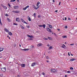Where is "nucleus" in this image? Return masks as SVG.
I'll return each mask as SVG.
<instances>
[{
  "label": "nucleus",
  "mask_w": 77,
  "mask_h": 77,
  "mask_svg": "<svg viewBox=\"0 0 77 77\" xmlns=\"http://www.w3.org/2000/svg\"><path fill=\"white\" fill-rule=\"evenodd\" d=\"M28 18L29 21H31V19H30V17H29V16H28Z\"/></svg>",
  "instance_id": "14"
},
{
  "label": "nucleus",
  "mask_w": 77,
  "mask_h": 77,
  "mask_svg": "<svg viewBox=\"0 0 77 77\" xmlns=\"http://www.w3.org/2000/svg\"><path fill=\"white\" fill-rule=\"evenodd\" d=\"M51 72H53V73H55L57 71V70H56L55 69H51Z\"/></svg>",
  "instance_id": "1"
},
{
  "label": "nucleus",
  "mask_w": 77,
  "mask_h": 77,
  "mask_svg": "<svg viewBox=\"0 0 77 77\" xmlns=\"http://www.w3.org/2000/svg\"><path fill=\"white\" fill-rule=\"evenodd\" d=\"M22 21L23 22V23H25V22L24 21V20H22Z\"/></svg>",
  "instance_id": "42"
},
{
  "label": "nucleus",
  "mask_w": 77,
  "mask_h": 77,
  "mask_svg": "<svg viewBox=\"0 0 77 77\" xmlns=\"http://www.w3.org/2000/svg\"><path fill=\"white\" fill-rule=\"evenodd\" d=\"M18 2H19V0H17Z\"/></svg>",
  "instance_id": "61"
},
{
  "label": "nucleus",
  "mask_w": 77,
  "mask_h": 77,
  "mask_svg": "<svg viewBox=\"0 0 77 77\" xmlns=\"http://www.w3.org/2000/svg\"><path fill=\"white\" fill-rule=\"evenodd\" d=\"M65 47H66V46H65V45L64 44H63V45L62 46V47L63 48H65Z\"/></svg>",
  "instance_id": "13"
},
{
  "label": "nucleus",
  "mask_w": 77,
  "mask_h": 77,
  "mask_svg": "<svg viewBox=\"0 0 77 77\" xmlns=\"http://www.w3.org/2000/svg\"><path fill=\"white\" fill-rule=\"evenodd\" d=\"M47 46H48V47H49V46H50V45L49 44Z\"/></svg>",
  "instance_id": "55"
},
{
  "label": "nucleus",
  "mask_w": 77,
  "mask_h": 77,
  "mask_svg": "<svg viewBox=\"0 0 77 77\" xmlns=\"http://www.w3.org/2000/svg\"><path fill=\"white\" fill-rule=\"evenodd\" d=\"M57 30H58V31H59V30H60V29H57Z\"/></svg>",
  "instance_id": "56"
},
{
  "label": "nucleus",
  "mask_w": 77,
  "mask_h": 77,
  "mask_svg": "<svg viewBox=\"0 0 77 77\" xmlns=\"http://www.w3.org/2000/svg\"><path fill=\"white\" fill-rule=\"evenodd\" d=\"M36 64L35 63V62L33 63H32L31 65V66H35V65H36Z\"/></svg>",
  "instance_id": "6"
},
{
  "label": "nucleus",
  "mask_w": 77,
  "mask_h": 77,
  "mask_svg": "<svg viewBox=\"0 0 77 77\" xmlns=\"http://www.w3.org/2000/svg\"><path fill=\"white\" fill-rule=\"evenodd\" d=\"M7 20L9 21H10V19H9L8 18L7 19Z\"/></svg>",
  "instance_id": "41"
},
{
  "label": "nucleus",
  "mask_w": 77,
  "mask_h": 77,
  "mask_svg": "<svg viewBox=\"0 0 77 77\" xmlns=\"http://www.w3.org/2000/svg\"><path fill=\"white\" fill-rule=\"evenodd\" d=\"M31 48H33L34 47V46L32 45L31 46Z\"/></svg>",
  "instance_id": "40"
},
{
  "label": "nucleus",
  "mask_w": 77,
  "mask_h": 77,
  "mask_svg": "<svg viewBox=\"0 0 77 77\" xmlns=\"http://www.w3.org/2000/svg\"><path fill=\"white\" fill-rule=\"evenodd\" d=\"M67 37L66 35H64L62 36V38H66Z\"/></svg>",
  "instance_id": "21"
},
{
  "label": "nucleus",
  "mask_w": 77,
  "mask_h": 77,
  "mask_svg": "<svg viewBox=\"0 0 77 77\" xmlns=\"http://www.w3.org/2000/svg\"><path fill=\"white\" fill-rule=\"evenodd\" d=\"M65 21H66V20H67L66 17H65Z\"/></svg>",
  "instance_id": "48"
},
{
  "label": "nucleus",
  "mask_w": 77,
  "mask_h": 77,
  "mask_svg": "<svg viewBox=\"0 0 77 77\" xmlns=\"http://www.w3.org/2000/svg\"><path fill=\"white\" fill-rule=\"evenodd\" d=\"M75 60V59H72L70 60V61H71V62H72V61H74Z\"/></svg>",
  "instance_id": "15"
},
{
  "label": "nucleus",
  "mask_w": 77,
  "mask_h": 77,
  "mask_svg": "<svg viewBox=\"0 0 77 77\" xmlns=\"http://www.w3.org/2000/svg\"><path fill=\"white\" fill-rule=\"evenodd\" d=\"M39 8V6L37 7V8H36V10H37V9H38V8Z\"/></svg>",
  "instance_id": "37"
},
{
  "label": "nucleus",
  "mask_w": 77,
  "mask_h": 77,
  "mask_svg": "<svg viewBox=\"0 0 77 77\" xmlns=\"http://www.w3.org/2000/svg\"><path fill=\"white\" fill-rule=\"evenodd\" d=\"M55 12H57V10H55Z\"/></svg>",
  "instance_id": "51"
},
{
  "label": "nucleus",
  "mask_w": 77,
  "mask_h": 77,
  "mask_svg": "<svg viewBox=\"0 0 77 77\" xmlns=\"http://www.w3.org/2000/svg\"><path fill=\"white\" fill-rule=\"evenodd\" d=\"M46 30L48 32H50V33L52 32V31H51V29H49V28H47Z\"/></svg>",
  "instance_id": "2"
},
{
  "label": "nucleus",
  "mask_w": 77,
  "mask_h": 77,
  "mask_svg": "<svg viewBox=\"0 0 77 77\" xmlns=\"http://www.w3.org/2000/svg\"><path fill=\"white\" fill-rule=\"evenodd\" d=\"M8 6H9L10 8H11V5H10V4H8Z\"/></svg>",
  "instance_id": "31"
},
{
  "label": "nucleus",
  "mask_w": 77,
  "mask_h": 77,
  "mask_svg": "<svg viewBox=\"0 0 77 77\" xmlns=\"http://www.w3.org/2000/svg\"><path fill=\"white\" fill-rule=\"evenodd\" d=\"M68 55H69V56H70V54H69V52L68 53Z\"/></svg>",
  "instance_id": "52"
},
{
  "label": "nucleus",
  "mask_w": 77,
  "mask_h": 77,
  "mask_svg": "<svg viewBox=\"0 0 77 77\" xmlns=\"http://www.w3.org/2000/svg\"><path fill=\"white\" fill-rule=\"evenodd\" d=\"M0 24L1 25H2V22L1 21V19H0Z\"/></svg>",
  "instance_id": "30"
},
{
  "label": "nucleus",
  "mask_w": 77,
  "mask_h": 77,
  "mask_svg": "<svg viewBox=\"0 0 77 77\" xmlns=\"http://www.w3.org/2000/svg\"><path fill=\"white\" fill-rule=\"evenodd\" d=\"M47 62H49L48 61V60L47 61Z\"/></svg>",
  "instance_id": "64"
},
{
  "label": "nucleus",
  "mask_w": 77,
  "mask_h": 77,
  "mask_svg": "<svg viewBox=\"0 0 77 77\" xmlns=\"http://www.w3.org/2000/svg\"><path fill=\"white\" fill-rule=\"evenodd\" d=\"M29 50V49H21L22 50H23V51H28Z\"/></svg>",
  "instance_id": "11"
},
{
  "label": "nucleus",
  "mask_w": 77,
  "mask_h": 77,
  "mask_svg": "<svg viewBox=\"0 0 77 77\" xmlns=\"http://www.w3.org/2000/svg\"><path fill=\"white\" fill-rule=\"evenodd\" d=\"M25 64H20V66H21V67H23V68L25 67Z\"/></svg>",
  "instance_id": "7"
},
{
  "label": "nucleus",
  "mask_w": 77,
  "mask_h": 77,
  "mask_svg": "<svg viewBox=\"0 0 77 77\" xmlns=\"http://www.w3.org/2000/svg\"><path fill=\"white\" fill-rule=\"evenodd\" d=\"M44 40H48V38H44Z\"/></svg>",
  "instance_id": "36"
},
{
  "label": "nucleus",
  "mask_w": 77,
  "mask_h": 77,
  "mask_svg": "<svg viewBox=\"0 0 77 77\" xmlns=\"http://www.w3.org/2000/svg\"><path fill=\"white\" fill-rule=\"evenodd\" d=\"M60 2L59 4V5H60Z\"/></svg>",
  "instance_id": "59"
},
{
  "label": "nucleus",
  "mask_w": 77,
  "mask_h": 77,
  "mask_svg": "<svg viewBox=\"0 0 77 77\" xmlns=\"http://www.w3.org/2000/svg\"><path fill=\"white\" fill-rule=\"evenodd\" d=\"M3 8L6 9H8V8L5 6H3Z\"/></svg>",
  "instance_id": "23"
},
{
  "label": "nucleus",
  "mask_w": 77,
  "mask_h": 77,
  "mask_svg": "<svg viewBox=\"0 0 77 77\" xmlns=\"http://www.w3.org/2000/svg\"><path fill=\"white\" fill-rule=\"evenodd\" d=\"M28 26V28H29V26Z\"/></svg>",
  "instance_id": "62"
},
{
  "label": "nucleus",
  "mask_w": 77,
  "mask_h": 77,
  "mask_svg": "<svg viewBox=\"0 0 77 77\" xmlns=\"http://www.w3.org/2000/svg\"><path fill=\"white\" fill-rule=\"evenodd\" d=\"M43 26V25H38L39 27H42Z\"/></svg>",
  "instance_id": "33"
},
{
  "label": "nucleus",
  "mask_w": 77,
  "mask_h": 77,
  "mask_svg": "<svg viewBox=\"0 0 77 77\" xmlns=\"http://www.w3.org/2000/svg\"><path fill=\"white\" fill-rule=\"evenodd\" d=\"M42 45L41 44H38L37 45L38 47H41Z\"/></svg>",
  "instance_id": "19"
},
{
  "label": "nucleus",
  "mask_w": 77,
  "mask_h": 77,
  "mask_svg": "<svg viewBox=\"0 0 77 77\" xmlns=\"http://www.w3.org/2000/svg\"><path fill=\"white\" fill-rule=\"evenodd\" d=\"M20 27H22V26H22V25H20Z\"/></svg>",
  "instance_id": "45"
},
{
  "label": "nucleus",
  "mask_w": 77,
  "mask_h": 77,
  "mask_svg": "<svg viewBox=\"0 0 77 77\" xmlns=\"http://www.w3.org/2000/svg\"><path fill=\"white\" fill-rule=\"evenodd\" d=\"M67 72L68 73H70V71H67Z\"/></svg>",
  "instance_id": "43"
},
{
  "label": "nucleus",
  "mask_w": 77,
  "mask_h": 77,
  "mask_svg": "<svg viewBox=\"0 0 77 77\" xmlns=\"http://www.w3.org/2000/svg\"><path fill=\"white\" fill-rule=\"evenodd\" d=\"M47 25L50 27V29H53V26H52V25L49 24H47Z\"/></svg>",
  "instance_id": "5"
},
{
  "label": "nucleus",
  "mask_w": 77,
  "mask_h": 77,
  "mask_svg": "<svg viewBox=\"0 0 77 77\" xmlns=\"http://www.w3.org/2000/svg\"><path fill=\"white\" fill-rule=\"evenodd\" d=\"M33 16L35 18H36V13H34L33 14Z\"/></svg>",
  "instance_id": "26"
},
{
  "label": "nucleus",
  "mask_w": 77,
  "mask_h": 77,
  "mask_svg": "<svg viewBox=\"0 0 77 77\" xmlns=\"http://www.w3.org/2000/svg\"><path fill=\"white\" fill-rule=\"evenodd\" d=\"M70 45H74V44H71Z\"/></svg>",
  "instance_id": "49"
},
{
  "label": "nucleus",
  "mask_w": 77,
  "mask_h": 77,
  "mask_svg": "<svg viewBox=\"0 0 77 77\" xmlns=\"http://www.w3.org/2000/svg\"><path fill=\"white\" fill-rule=\"evenodd\" d=\"M48 38L49 39V40H52V38L50 37H48Z\"/></svg>",
  "instance_id": "24"
},
{
  "label": "nucleus",
  "mask_w": 77,
  "mask_h": 77,
  "mask_svg": "<svg viewBox=\"0 0 77 77\" xmlns=\"http://www.w3.org/2000/svg\"><path fill=\"white\" fill-rule=\"evenodd\" d=\"M39 4H40V2H38L37 3L36 5L37 6H38V5H39Z\"/></svg>",
  "instance_id": "22"
},
{
  "label": "nucleus",
  "mask_w": 77,
  "mask_h": 77,
  "mask_svg": "<svg viewBox=\"0 0 77 77\" xmlns=\"http://www.w3.org/2000/svg\"><path fill=\"white\" fill-rule=\"evenodd\" d=\"M28 8H29V5H28L26 6L25 8H23V10L24 11H25V10H26Z\"/></svg>",
  "instance_id": "4"
},
{
  "label": "nucleus",
  "mask_w": 77,
  "mask_h": 77,
  "mask_svg": "<svg viewBox=\"0 0 77 77\" xmlns=\"http://www.w3.org/2000/svg\"><path fill=\"white\" fill-rule=\"evenodd\" d=\"M29 38H33V36L32 35H30Z\"/></svg>",
  "instance_id": "28"
},
{
  "label": "nucleus",
  "mask_w": 77,
  "mask_h": 77,
  "mask_svg": "<svg viewBox=\"0 0 77 77\" xmlns=\"http://www.w3.org/2000/svg\"><path fill=\"white\" fill-rule=\"evenodd\" d=\"M4 50V49L3 48H0V52H1V51H3V50Z\"/></svg>",
  "instance_id": "12"
},
{
  "label": "nucleus",
  "mask_w": 77,
  "mask_h": 77,
  "mask_svg": "<svg viewBox=\"0 0 77 77\" xmlns=\"http://www.w3.org/2000/svg\"><path fill=\"white\" fill-rule=\"evenodd\" d=\"M68 20H71V18H70L68 17Z\"/></svg>",
  "instance_id": "39"
},
{
  "label": "nucleus",
  "mask_w": 77,
  "mask_h": 77,
  "mask_svg": "<svg viewBox=\"0 0 77 77\" xmlns=\"http://www.w3.org/2000/svg\"><path fill=\"white\" fill-rule=\"evenodd\" d=\"M16 0H11L10 1V2H14Z\"/></svg>",
  "instance_id": "27"
},
{
  "label": "nucleus",
  "mask_w": 77,
  "mask_h": 77,
  "mask_svg": "<svg viewBox=\"0 0 77 77\" xmlns=\"http://www.w3.org/2000/svg\"><path fill=\"white\" fill-rule=\"evenodd\" d=\"M42 27H43V28H45V27H46V26L45 24H44L43 25Z\"/></svg>",
  "instance_id": "25"
},
{
  "label": "nucleus",
  "mask_w": 77,
  "mask_h": 77,
  "mask_svg": "<svg viewBox=\"0 0 77 77\" xmlns=\"http://www.w3.org/2000/svg\"><path fill=\"white\" fill-rule=\"evenodd\" d=\"M38 18H41V15H38Z\"/></svg>",
  "instance_id": "35"
},
{
  "label": "nucleus",
  "mask_w": 77,
  "mask_h": 77,
  "mask_svg": "<svg viewBox=\"0 0 77 77\" xmlns=\"http://www.w3.org/2000/svg\"><path fill=\"white\" fill-rule=\"evenodd\" d=\"M1 70H2V71H4V72H5V71H6V69L5 67L1 69Z\"/></svg>",
  "instance_id": "3"
},
{
  "label": "nucleus",
  "mask_w": 77,
  "mask_h": 77,
  "mask_svg": "<svg viewBox=\"0 0 77 77\" xmlns=\"http://www.w3.org/2000/svg\"><path fill=\"white\" fill-rule=\"evenodd\" d=\"M32 7L34 9H36V7H35L34 5H32Z\"/></svg>",
  "instance_id": "20"
},
{
  "label": "nucleus",
  "mask_w": 77,
  "mask_h": 77,
  "mask_svg": "<svg viewBox=\"0 0 77 77\" xmlns=\"http://www.w3.org/2000/svg\"><path fill=\"white\" fill-rule=\"evenodd\" d=\"M54 35L56 36V33H54Z\"/></svg>",
  "instance_id": "63"
},
{
  "label": "nucleus",
  "mask_w": 77,
  "mask_h": 77,
  "mask_svg": "<svg viewBox=\"0 0 77 77\" xmlns=\"http://www.w3.org/2000/svg\"><path fill=\"white\" fill-rule=\"evenodd\" d=\"M52 48H53V47L52 46H50L48 49V50H51V49H52Z\"/></svg>",
  "instance_id": "17"
},
{
  "label": "nucleus",
  "mask_w": 77,
  "mask_h": 77,
  "mask_svg": "<svg viewBox=\"0 0 77 77\" xmlns=\"http://www.w3.org/2000/svg\"><path fill=\"white\" fill-rule=\"evenodd\" d=\"M13 12H14V13H19L20 11H12Z\"/></svg>",
  "instance_id": "8"
},
{
  "label": "nucleus",
  "mask_w": 77,
  "mask_h": 77,
  "mask_svg": "<svg viewBox=\"0 0 77 77\" xmlns=\"http://www.w3.org/2000/svg\"><path fill=\"white\" fill-rule=\"evenodd\" d=\"M46 59H48V57H46Z\"/></svg>",
  "instance_id": "53"
},
{
  "label": "nucleus",
  "mask_w": 77,
  "mask_h": 77,
  "mask_svg": "<svg viewBox=\"0 0 77 77\" xmlns=\"http://www.w3.org/2000/svg\"><path fill=\"white\" fill-rule=\"evenodd\" d=\"M14 8L15 9H18L19 8V7L18 6H16L14 7Z\"/></svg>",
  "instance_id": "10"
},
{
  "label": "nucleus",
  "mask_w": 77,
  "mask_h": 77,
  "mask_svg": "<svg viewBox=\"0 0 77 77\" xmlns=\"http://www.w3.org/2000/svg\"><path fill=\"white\" fill-rule=\"evenodd\" d=\"M16 21H17V22H20V20L19 18H16Z\"/></svg>",
  "instance_id": "9"
},
{
  "label": "nucleus",
  "mask_w": 77,
  "mask_h": 77,
  "mask_svg": "<svg viewBox=\"0 0 77 77\" xmlns=\"http://www.w3.org/2000/svg\"><path fill=\"white\" fill-rule=\"evenodd\" d=\"M55 2V1H54V0H53V2Z\"/></svg>",
  "instance_id": "54"
},
{
  "label": "nucleus",
  "mask_w": 77,
  "mask_h": 77,
  "mask_svg": "<svg viewBox=\"0 0 77 77\" xmlns=\"http://www.w3.org/2000/svg\"><path fill=\"white\" fill-rule=\"evenodd\" d=\"M5 32H9V30L6 29H5Z\"/></svg>",
  "instance_id": "18"
},
{
  "label": "nucleus",
  "mask_w": 77,
  "mask_h": 77,
  "mask_svg": "<svg viewBox=\"0 0 77 77\" xmlns=\"http://www.w3.org/2000/svg\"><path fill=\"white\" fill-rule=\"evenodd\" d=\"M23 20H23V19H22V18H21V20L22 21Z\"/></svg>",
  "instance_id": "50"
},
{
  "label": "nucleus",
  "mask_w": 77,
  "mask_h": 77,
  "mask_svg": "<svg viewBox=\"0 0 77 77\" xmlns=\"http://www.w3.org/2000/svg\"><path fill=\"white\" fill-rule=\"evenodd\" d=\"M8 33L9 34V35H11V36L12 35V32H8Z\"/></svg>",
  "instance_id": "16"
},
{
  "label": "nucleus",
  "mask_w": 77,
  "mask_h": 77,
  "mask_svg": "<svg viewBox=\"0 0 77 77\" xmlns=\"http://www.w3.org/2000/svg\"><path fill=\"white\" fill-rule=\"evenodd\" d=\"M24 23H25V24H28V23H26V21L24 22Z\"/></svg>",
  "instance_id": "47"
},
{
  "label": "nucleus",
  "mask_w": 77,
  "mask_h": 77,
  "mask_svg": "<svg viewBox=\"0 0 77 77\" xmlns=\"http://www.w3.org/2000/svg\"><path fill=\"white\" fill-rule=\"evenodd\" d=\"M30 35H27V36H28V37H30Z\"/></svg>",
  "instance_id": "46"
},
{
  "label": "nucleus",
  "mask_w": 77,
  "mask_h": 77,
  "mask_svg": "<svg viewBox=\"0 0 77 77\" xmlns=\"http://www.w3.org/2000/svg\"><path fill=\"white\" fill-rule=\"evenodd\" d=\"M14 25H16V26H17L18 25V24L17 23H14Z\"/></svg>",
  "instance_id": "34"
},
{
  "label": "nucleus",
  "mask_w": 77,
  "mask_h": 77,
  "mask_svg": "<svg viewBox=\"0 0 77 77\" xmlns=\"http://www.w3.org/2000/svg\"><path fill=\"white\" fill-rule=\"evenodd\" d=\"M42 75H45V73H44V72H42Z\"/></svg>",
  "instance_id": "38"
},
{
  "label": "nucleus",
  "mask_w": 77,
  "mask_h": 77,
  "mask_svg": "<svg viewBox=\"0 0 77 77\" xmlns=\"http://www.w3.org/2000/svg\"><path fill=\"white\" fill-rule=\"evenodd\" d=\"M21 28L22 29H24V27H23V26H22V27H21Z\"/></svg>",
  "instance_id": "32"
},
{
  "label": "nucleus",
  "mask_w": 77,
  "mask_h": 77,
  "mask_svg": "<svg viewBox=\"0 0 77 77\" xmlns=\"http://www.w3.org/2000/svg\"><path fill=\"white\" fill-rule=\"evenodd\" d=\"M1 76H3V74H2L1 75Z\"/></svg>",
  "instance_id": "60"
},
{
  "label": "nucleus",
  "mask_w": 77,
  "mask_h": 77,
  "mask_svg": "<svg viewBox=\"0 0 77 77\" xmlns=\"http://www.w3.org/2000/svg\"><path fill=\"white\" fill-rule=\"evenodd\" d=\"M74 69V68H73V67H71L70 68V69H71V70H73Z\"/></svg>",
  "instance_id": "29"
},
{
  "label": "nucleus",
  "mask_w": 77,
  "mask_h": 77,
  "mask_svg": "<svg viewBox=\"0 0 77 77\" xmlns=\"http://www.w3.org/2000/svg\"><path fill=\"white\" fill-rule=\"evenodd\" d=\"M71 56H73V55L72 54H71Z\"/></svg>",
  "instance_id": "57"
},
{
  "label": "nucleus",
  "mask_w": 77,
  "mask_h": 77,
  "mask_svg": "<svg viewBox=\"0 0 77 77\" xmlns=\"http://www.w3.org/2000/svg\"><path fill=\"white\" fill-rule=\"evenodd\" d=\"M19 46H20V47H21V45L20 44Z\"/></svg>",
  "instance_id": "58"
},
{
  "label": "nucleus",
  "mask_w": 77,
  "mask_h": 77,
  "mask_svg": "<svg viewBox=\"0 0 77 77\" xmlns=\"http://www.w3.org/2000/svg\"><path fill=\"white\" fill-rule=\"evenodd\" d=\"M67 26H65V29H66V28H67Z\"/></svg>",
  "instance_id": "44"
}]
</instances>
